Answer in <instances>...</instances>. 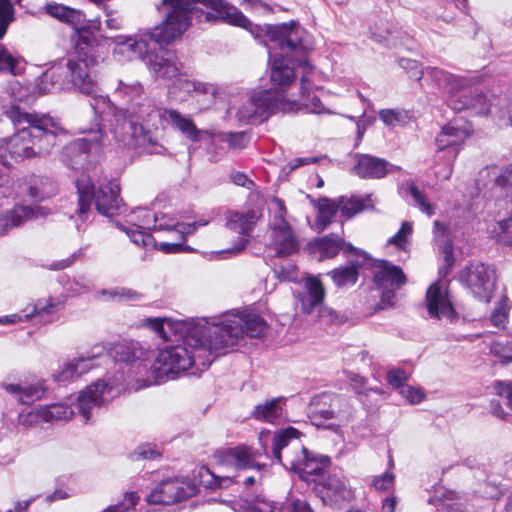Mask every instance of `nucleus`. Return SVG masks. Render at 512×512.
<instances>
[{
  "label": "nucleus",
  "mask_w": 512,
  "mask_h": 512,
  "mask_svg": "<svg viewBox=\"0 0 512 512\" xmlns=\"http://www.w3.org/2000/svg\"><path fill=\"white\" fill-rule=\"evenodd\" d=\"M394 483V474L390 471H386L380 476H376L373 480V486L377 490H388Z\"/></svg>",
  "instance_id": "338daca9"
},
{
  "label": "nucleus",
  "mask_w": 512,
  "mask_h": 512,
  "mask_svg": "<svg viewBox=\"0 0 512 512\" xmlns=\"http://www.w3.org/2000/svg\"><path fill=\"white\" fill-rule=\"evenodd\" d=\"M156 10L162 21L152 28L139 29L134 37H119L121 50L127 48L141 55L147 51L149 41L159 46L170 45L189 29L193 18L199 23L221 22L241 27L255 38L269 37L281 47L300 45L301 30L287 24H254L227 0H161Z\"/></svg>",
  "instance_id": "f257e3e1"
},
{
  "label": "nucleus",
  "mask_w": 512,
  "mask_h": 512,
  "mask_svg": "<svg viewBox=\"0 0 512 512\" xmlns=\"http://www.w3.org/2000/svg\"><path fill=\"white\" fill-rule=\"evenodd\" d=\"M246 512H313V510L306 501L297 499L283 504H266L263 507L250 506Z\"/></svg>",
  "instance_id": "58836bf2"
},
{
  "label": "nucleus",
  "mask_w": 512,
  "mask_h": 512,
  "mask_svg": "<svg viewBox=\"0 0 512 512\" xmlns=\"http://www.w3.org/2000/svg\"><path fill=\"white\" fill-rule=\"evenodd\" d=\"M336 417H337V413L332 408V405H330L329 408H327V409L314 408L310 414V420L313 425L327 429V430H331V431H336L337 428L339 427V425H337L333 422L327 423V421L336 419Z\"/></svg>",
  "instance_id": "37998d69"
},
{
  "label": "nucleus",
  "mask_w": 512,
  "mask_h": 512,
  "mask_svg": "<svg viewBox=\"0 0 512 512\" xmlns=\"http://www.w3.org/2000/svg\"><path fill=\"white\" fill-rule=\"evenodd\" d=\"M73 409L64 403H55L42 407L38 411L39 417L45 422L54 420H68L73 415Z\"/></svg>",
  "instance_id": "a19ab883"
},
{
  "label": "nucleus",
  "mask_w": 512,
  "mask_h": 512,
  "mask_svg": "<svg viewBox=\"0 0 512 512\" xmlns=\"http://www.w3.org/2000/svg\"><path fill=\"white\" fill-rule=\"evenodd\" d=\"M427 310L431 317L446 318L450 322L458 319V313L453 307L451 295L443 289L440 283L434 282L426 292Z\"/></svg>",
  "instance_id": "a211bd4d"
},
{
  "label": "nucleus",
  "mask_w": 512,
  "mask_h": 512,
  "mask_svg": "<svg viewBox=\"0 0 512 512\" xmlns=\"http://www.w3.org/2000/svg\"><path fill=\"white\" fill-rule=\"evenodd\" d=\"M433 233L435 240L439 242L441 246L445 243H451L448 237L449 231L447 226L438 220H435L433 223Z\"/></svg>",
  "instance_id": "0e129e2a"
},
{
  "label": "nucleus",
  "mask_w": 512,
  "mask_h": 512,
  "mask_svg": "<svg viewBox=\"0 0 512 512\" xmlns=\"http://www.w3.org/2000/svg\"><path fill=\"white\" fill-rule=\"evenodd\" d=\"M137 459H156L161 456L160 452L152 444L140 445L134 452Z\"/></svg>",
  "instance_id": "680f3d73"
},
{
  "label": "nucleus",
  "mask_w": 512,
  "mask_h": 512,
  "mask_svg": "<svg viewBox=\"0 0 512 512\" xmlns=\"http://www.w3.org/2000/svg\"><path fill=\"white\" fill-rule=\"evenodd\" d=\"M466 138V133L463 129L452 126L451 124L445 125L441 132L437 135L435 144L439 151L451 149L453 156L456 157L459 152V145Z\"/></svg>",
  "instance_id": "7c9ffc66"
},
{
  "label": "nucleus",
  "mask_w": 512,
  "mask_h": 512,
  "mask_svg": "<svg viewBox=\"0 0 512 512\" xmlns=\"http://www.w3.org/2000/svg\"><path fill=\"white\" fill-rule=\"evenodd\" d=\"M271 245L275 249L274 257L290 256L299 251L300 245L287 220L271 226Z\"/></svg>",
  "instance_id": "aec40b11"
},
{
  "label": "nucleus",
  "mask_w": 512,
  "mask_h": 512,
  "mask_svg": "<svg viewBox=\"0 0 512 512\" xmlns=\"http://www.w3.org/2000/svg\"><path fill=\"white\" fill-rule=\"evenodd\" d=\"M83 133H87V130H83ZM102 140L103 132L100 127L96 130L91 129L87 137L75 139L64 146L61 152L62 162L74 170L82 168L92 147L100 145Z\"/></svg>",
  "instance_id": "2eb2a0df"
},
{
  "label": "nucleus",
  "mask_w": 512,
  "mask_h": 512,
  "mask_svg": "<svg viewBox=\"0 0 512 512\" xmlns=\"http://www.w3.org/2000/svg\"><path fill=\"white\" fill-rule=\"evenodd\" d=\"M56 183L45 176L31 175L27 179V194L32 201L41 202L55 195Z\"/></svg>",
  "instance_id": "c756f323"
},
{
  "label": "nucleus",
  "mask_w": 512,
  "mask_h": 512,
  "mask_svg": "<svg viewBox=\"0 0 512 512\" xmlns=\"http://www.w3.org/2000/svg\"><path fill=\"white\" fill-rule=\"evenodd\" d=\"M138 217H141V214L138 213ZM143 219H141V224L134 225L135 228H126L124 226H120V229L123 230L130 240L138 246L147 247L151 245L154 241V238L150 232L143 231L145 228H142ZM149 230L148 228H146Z\"/></svg>",
  "instance_id": "a18cd8bd"
},
{
  "label": "nucleus",
  "mask_w": 512,
  "mask_h": 512,
  "mask_svg": "<svg viewBox=\"0 0 512 512\" xmlns=\"http://www.w3.org/2000/svg\"><path fill=\"white\" fill-rule=\"evenodd\" d=\"M151 322L153 329L161 337L168 338V327L183 338L182 343L168 345L159 350L155 361L158 366L155 369L160 375H175L193 368L202 372L221 355L210 347L213 336L209 333L208 321L205 318H191L174 323L168 319H153Z\"/></svg>",
  "instance_id": "7ed1b4c3"
},
{
  "label": "nucleus",
  "mask_w": 512,
  "mask_h": 512,
  "mask_svg": "<svg viewBox=\"0 0 512 512\" xmlns=\"http://www.w3.org/2000/svg\"><path fill=\"white\" fill-rule=\"evenodd\" d=\"M39 207L18 205L7 211L0 218V233L6 234L9 229L21 226L25 221L36 217Z\"/></svg>",
  "instance_id": "cd10ccee"
},
{
  "label": "nucleus",
  "mask_w": 512,
  "mask_h": 512,
  "mask_svg": "<svg viewBox=\"0 0 512 512\" xmlns=\"http://www.w3.org/2000/svg\"><path fill=\"white\" fill-rule=\"evenodd\" d=\"M160 251L165 254H179L184 252H193L194 249L184 244V241L178 240L177 242H160L157 244Z\"/></svg>",
  "instance_id": "864d4df0"
},
{
  "label": "nucleus",
  "mask_w": 512,
  "mask_h": 512,
  "mask_svg": "<svg viewBox=\"0 0 512 512\" xmlns=\"http://www.w3.org/2000/svg\"><path fill=\"white\" fill-rule=\"evenodd\" d=\"M3 115L14 126L16 132L10 137L7 147L15 159H27L47 155L57 145L58 121L48 114L29 113L17 103L3 106Z\"/></svg>",
  "instance_id": "20e7f679"
},
{
  "label": "nucleus",
  "mask_w": 512,
  "mask_h": 512,
  "mask_svg": "<svg viewBox=\"0 0 512 512\" xmlns=\"http://www.w3.org/2000/svg\"><path fill=\"white\" fill-rule=\"evenodd\" d=\"M15 20V9L11 0H0V40L5 36L9 25Z\"/></svg>",
  "instance_id": "49530a36"
},
{
  "label": "nucleus",
  "mask_w": 512,
  "mask_h": 512,
  "mask_svg": "<svg viewBox=\"0 0 512 512\" xmlns=\"http://www.w3.org/2000/svg\"><path fill=\"white\" fill-rule=\"evenodd\" d=\"M400 66L407 72L408 76L417 81L425 77V72L417 60L401 59Z\"/></svg>",
  "instance_id": "603ef678"
},
{
  "label": "nucleus",
  "mask_w": 512,
  "mask_h": 512,
  "mask_svg": "<svg viewBox=\"0 0 512 512\" xmlns=\"http://www.w3.org/2000/svg\"><path fill=\"white\" fill-rule=\"evenodd\" d=\"M261 217L262 213L255 208L232 211L227 218V227L243 236H249Z\"/></svg>",
  "instance_id": "b1692460"
},
{
  "label": "nucleus",
  "mask_w": 512,
  "mask_h": 512,
  "mask_svg": "<svg viewBox=\"0 0 512 512\" xmlns=\"http://www.w3.org/2000/svg\"><path fill=\"white\" fill-rule=\"evenodd\" d=\"M299 436L300 432L294 427L274 433L271 436V456L301 480L314 484L329 471L331 459L304 447Z\"/></svg>",
  "instance_id": "39448f33"
},
{
  "label": "nucleus",
  "mask_w": 512,
  "mask_h": 512,
  "mask_svg": "<svg viewBox=\"0 0 512 512\" xmlns=\"http://www.w3.org/2000/svg\"><path fill=\"white\" fill-rule=\"evenodd\" d=\"M198 492L195 484L182 481L178 478H169L161 481L147 495L146 501L149 504L170 505L184 501Z\"/></svg>",
  "instance_id": "4468645a"
},
{
  "label": "nucleus",
  "mask_w": 512,
  "mask_h": 512,
  "mask_svg": "<svg viewBox=\"0 0 512 512\" xmlns=\"http://www.w3.org/2000/svg\"><path fill=\"white\" fill-rule=\"evenodd\" d=\"M490 353L498 358L503 365L512 362V343L509 341H493L490 344Z\"/></svg>",
  "instance_id": "de8ad7c7"
},
{
  "label": "nucleus",
  "mask_w": 512,
  "mask_h": 512,
  "mask_svg": "<svg viewBox=\"0 0 512 512\" xmlns=\"http://www.w3.org/2000/svg\"><path fill=\"white\" fill-rule=\"evenodd\" d=\"M100 45L93 34L92 30L81 29L79 38L75 40L74 49L75 56L67 60V75L69 77V85L78 90L82 94L95 96L98 92V82L93 72L94 66L97 64Z\"/></svg>",
  "instance_id": "423d86ee"
},
{
  "label": "nucleus",
  "mask_w": 512,
  "mask_h": 512,
  "mask_svg": "<svg viewBox=\"0 0 512 512\" xmlns=\"http://www.w3.org/2000/svg\"><path fill=\"white\" fill-rule=\"evenodd\" d=\"M66 297H50L48 300H38L26 317L38 319L39 323H48L52 321L54 314L65 307Z\"/></svg>",
  "instance_id": "c85d7f7f"
},
{
  "label": "nucleus",
  "mask_w": 512,
  "mask_h": 512,
  "mask_svg": "<svg viewBox=\"0 0 512 512\" xmlns=\"http://www.w3.org/2000/svg\"><path fill=\"white\" fill-rule=\"evenodd\" d=\"M496 184L506 190L507 193L512 192V164L496 180Z\"/></svg>",
  "instance_id": "774afa93"
},
{
  "label": "nucleus",
  "mask_w": 512,
  "mask_h": 512,
  "mask_svg": "<svg viewBox=\"0 0 512 512\" xmlns=\"http://www.w3.org/2000/svg\"><path fill=\"white\" fill-rule=\"evenodd\" d=\"M313 492L324 504L338 505L352 498V491L347 486L341 473L329 472L313 484Z\"/></svg>",
  "instance_id": "dca6fc26"
},
{
  "label": "nucleus",
  "mask_w": 512,
  "mask_h": 512,
  "mask_svg": "<svg viewBox=\"0 0 512 512\" xmlns=\"http://www.w3.org/2000/svg\"><path fill=\"white\" fill-rule=\"evenodd\" d=\"M45 392L41 384H34L27 387H22L20 402L22 404H31L35 400L40 399Z\"/></svg>",
  "instance_id": "3c124183"
},
{
  "label": "nucleus",
  "mask_w": 512,
  "mask_h": 512,
  "mask_svg": "<svg viewBox=\"0 0 512 512\" xmlns=\"http://www.w3.org/2000/svg\"><path fill=\"white\" fill-rule=\"evenodd\" d=\"M319 316L322 320L330 324H342L347 321V317L344 314L326 306L321 308Z\"/></svg>",
  "instance_id": "4d7b16f0"
},
{
  "label": "nucleus",
  "mask_w": 512,
  "mask_h": 512,
  "mask_svg": "<svg viewBox=\"0 0 512 512\" xmlns=\"http://www.w3.org/2000/svg\"><path fill=\"white\" fill-rule=\"evenodd\" d=\"M354 159L352 172L361 179H383L395 171H402L400 166L375 155L356 153Z\"/></svg>",
  "instance_id": "f3484780"
},
{
  "label": "nucleus",
  "mask_w": 512,
  "mask_h": 512,
  "mask_svg": "<svg viewBox=\"0 0 512 512\" xmlns=\"http://www.w3.org/2000/svg\"><path fill=\"white\" fill-rule=\"evenodd\" d=\"M274 273L277 278L284 281H290L295 278L296 267L290 262H287L285 264H279L274 267Z\"/></svg>",
  "instance_id": "bf43d9fd"
},
{
  "label": "nucleus",
  "mask_w": 512,
  "mask_h": 512,
  "mask_svg": "<svg viewBox=\"0 0 512 512\" xmlns=\"http://www.w3.org/2000/svg\"><path fill=\"white\" fill-rule=\"evenodd\" d=\"M108 293L112 297H118L119 299L128 301H136L142 298V295L139 292L128 288H117L113 291H109Z\"/></svg>",
  "instance_id": "69168bd1"
},
{
  "label": "nucleus",
  "mask_w": 512,
  "mask_h": 512,
  "mask_svg": "<svg viewBox=\"0 0 512 512\" xmlns=\"http://www.w3.org/2000/svg\"><path fill=\"white\" fill-rule=\"evenodd\" d=\"M104 389V384L96 383L80 392L75 407L83 417L85 423L90 421L92 410L94 408H100L103 402Z\"/></svg>",
  "instance_id": "5701e85b"
},
{
  "label": "nucleus",
  "mask_w": 512,
  "mask_h": 512,
  "mask_svg": "<svg viewBox=\"0 0 512 512\" xmlns=\"http://www.w3.org/2000/svg\"><path fill=\"white\" fill-rule=\"evenodd\" d=\"M270 434H260L259 441L262 450L254 449L246 445L236 447H227L217 450L214 454L216 461L221 465L231 466L237 470L256 469L258 471L267 467L265 463H260L258 459L262 456H269L266 443Z\"/></svg>",
  "instance_id": "f8f14e48"
},
{
  "label": "nucleus",
  "mask_w": 512,
  "mask_h": 512,
  "mask_svg": "<svg viewBox=\"0 0 512 512\" xmlns=\"http://www.w3.org/2000/svg\"><path fill=\"white\" fill-rule=\"evenodd\" d=\"M399 393L411 404H418L425 398L422 390L416 389L408 384L406 386H402L401 390H399Z\"/></svg>",
  "instance_id": "13d9d810"
},
{
  "label": "nucleus",
  "mask_w": 512,
  "mask_h": 512,
  "mask_svg": "<svg viewBox=\"0 0 512 512\" xmlns=\"http://www.w3.org/2000/svg\"><path fill=\"white\" fill-rule=\"evenodd\" d=\"M76 188L78 193L76 214L83 221L87 220L92 213V203L99 214L108 218L122 214L126 210L117 180H109L95 188L88 177L81 176L76 180Z\"/></svg>",
  "instance_id": "9d476101"
},
{
  "label": "nucleus",
  "mask_w": 512,
  "mask_h": 512,
  "mask_svg": "<svg viewBox=\"0 0 512 512\" xmlns=\"http://www.w3.org/2000/svg\"><path fill=\"white\" fill-rule=\"evenodd\" d=\"M93 357H80L66 363L60 370L54 375V380L57 382H67L74 378L80 377L82 374L88 372L91 369L89 361Z\"/></svg>",
  "instance_id": "72a5a7b5"
},
{
  "label": "nucleus",
  "mask_w": 512,
  "mask_h": 512,
  "mask_svg": "<svg viewBox=\"0 0 512 512\" xmlns=\"http://www.w3.org/2000/svg\"><path fill=\"white\" fill-rule=\"evenodd\" d=\"M336 205L338 207V211L341 213V216L346 219L354 217L356 214L362 212L366 208L364 199L359 197H351L350 199L340 197L336 202Z\"/></svg>",
  "instance_id": "c03bdc74"
},
{
  "label": "nucleus",
  "mask_w": 512,
  "mask_h": 512,
  "mask_svg": "<svg viewBox=\"0 0 512 512\" xmlns=\"http://www.w3.org/2000/svg\"><path fill=\"white\" fill-rule=\"evenodd\" d=\"M209 333L213 338L210 347L225 354V350L236 346L244 335L261 338L265 335L267 324L258 314L247 312H227L219 323L208 322Z\"/></svg>",
  "instance_id": "6e6552de"
},
{
  "label": "nucleus",
  "mask_w": 512,
  "mask_h": 512,
  "mask_svg": "<svg viewBox=\"0 0 512 512\" xmlns=\"http://www.w3.org/2000/svg\"><path fill=\"white\" fill-rule=\"evenodd\" d=\"M442 253L444 254L445 266L440 268L439 273L446 275L452 266L454 265V255L452 243H445L441 247Z\"/></svg>",
  "instance_id": "e2e57ef3"
},
{
  "label": "nucleus",
  "mask_w": 512,
  "mask_h": 512,
  "mask_svg": "<svg viewBox=\"0 0 512 512\" xmlns=\"http://www.w3.org/2000/svg\"><path fill=\"white\" fill-rule=\"evenodd\" d=\"M67 69L62 66H53L46 70L38 79L37 87L42 93H47L52 90L69 89V77Z\"/></svg>",
  "instance_id": "bb28decb"
},
{
  "label": "nucleus",
  "mask_w": 512,
  "mask_h": 512,
  "mask_svg": "<svg viewBox=\"0 0 512 512\" xmlns=\"http://www.w3.org/2000/svg\"><path fill=\"white\" fill-rule=\"evenodd\" d=\"M459 280L480 301L489 302L496 287V270L492 265L472 262L461 271Z\"/></svg>",
  "instance_id": "ddd939ff"
},
{
  "label": "nucleus",
  "mask_w": 512,
  "mask_h": 512,
  "mask_svg": "<svg viewBox=\"0 0 512 512\" xmlns=\"http://www.w3.org/2000/svg\"><path fill=\"white\" fill-rule=\"evenodd\" d=\"M496 240L503 245H512V216L498 223Z\"/></svg>",
  "instance_id": "8fccbe9b"
},
{
  "label": "nucleus",
  "mask_w": 512,
  "mask_h": 512,
  "mask_svg": "<svg viewBox=\"0 0 512 512\" xmlns=\"http://www.w3.org/2000/svg\"><path fill=\"white\" fill-rule=\"evenodd\" d=\"M344 237L342 234L329 233L323 237L313 239L309 246L320 254V260L335 258L343 248Z\"/></svg>",
  "instance_id": "a878e982"
},
{
  "label": "nucleus",
  "mask_w": 512,
  "mask_h": 512,
  "mask_svg": "<svg viewBox=\"0 0 512 512\" xmlns=\"http://www.w3.org/2000/svg\"><path fill=\"white\" fill-rule=\"evenodd\" d=\"M137 213L143 217L142 228H148L149 230H167L170 232H177L178 222H175L171 218H167L165 215L159 217L148 209H138Z\"/></svg>",
  "instance_id": "4c0bfd02"
},
{
  "label": "nucleus",
  "mask_w": 512,
  "mask_h": 512,
  "mask_svg": "<svg viewBox=\"0 0 512 512\" xmlns=\"http://www.w3.org/2000/svg\"><path fill=\"white\" fill-rule=\"evenodd\" d=\"M301 81V91L299 97V105L306 109L309 113L314 114H323L329 113V110L323 105L320 98L315 94V92L308 86L309 81L306 75H302L300 78Z\"/></svg>",
  "instance_id": "473e14b6"
},
{
  "label": "nucleus",
  "mask_w": 512,
  "mask_h": 512,
  "mask_svg": "<svg viewBox=\"0 0 512 512\" xmlns=\"http://www.w3.org/2000/svg\"><path fill=\"white\" fill-rule=\"evenodd\" d=\"M162 118L190 141L198 142L200 140L203 131L196 127L190 116L183 115L176 109L170 108L163 110Z\"/></svg>",
  "instance_id": "4be33fe9"
},
{
  "label": "nucleus",
  "mask_w": 512,
  "mask_h": 512,
  "mask_svg": "<svg viewBox=\"0 0 512 512\" xmlns=\"http://www.w3.org/2000/svg\"><path fill=\"white\" fill-rule=\"evenodd\" d=\"M386 380L388 384L393 386L394 388L401 390L402 386H406V381L408 380V375L405 370L397 368L388 371Z\"/></svg>",
  "instance_id": "5fc2aeb1"
},
{
  "label": "nucleus",
  "mask_w": 512,
  "mask_h": 512,
  "mask_svg": "<svg viewBox=\"0 0 512 512\" xmlns=\"http://www.w3.org/2000/svg\"><path fill=\"white\" fill-rule=\"evenodd\" d=\"M315 207L317 209L315 229L318 232H322L332 223L333 218L338 212V207L335 201L326 197L319 199Z\"/></svg>",
  "instance_id": "c9c22d12"
},
{
  "label": "nucleus",
  "mask_w": 512,
  "mask_h": 512,
  "mask_svg": "<svg viewBox=\"0 0 512 512\" xmlns=\"http://www.w3.org/2000/svg\"><path fill=\"white\" fill-rule=\"evenodd\" d=\"M374 268L373 282L378 288L392 287L399 289L407 283V277L400 266L384 259H371Z\"/></svg>",
  "instance_id": "6ab92c4d"
},
{
  "label": "nucleus",
  "mask_w": 512,
  "mask_h": 512,
  "mask_svg": "<svg viewBox=\"0 0 512 512\" xmlns=\"http://www.w3.org/2000/svg\"><path fill=\"white\" fill-rule=\"evenodd\" d=\"M207 224L206 221L204 222H193V223H179L177 226V237L176 239L181 241H186L187 235L193 234L198 226H205Z\"/></svg>",
  "instance_id": "052dcab7"
},
{
  "label": "nucleus",
  "mask_w": 512,
  "mask_h": 512,
  "mask_svg": "<svg viewBox=\"0 0 512 512\" xmlns=\"http://www.w3.org/2000/svg\"><path fill=\"white\" fill-rule=\"evenodd\" d=\"M17 65L18 60L9 53L3 44H0V73L8 72L17 75L19 73Z\"/></svg>",
  "instance_id": "09e8293b"
},
{
  "label": "nucleus",
  "mask_w": 512,
  "mask_h": 512,
  "mask_svg": "<svg viewBox=\"0 0 512 512\" xmlns=\"http://www.w3.org/2000/svg\"><path fill=\"white\" fill-rule=\"evenodd\" d=\"M399 190L403 195L409 194L413 198L415 205L426 215L432 216L435 213L434 205L427 200L425 194L418 188L414 181H404L399 187Z\"/></svg>",
  "instance_id": "ea45409f"
},
{
  "label": "nucleus",
  "mask_w": 512,
  "mask_h": 512,
  "mask_svg": "<svg viewBox=\"0 0 512 512\" xmlns=\"http://www.w3.org/2000/svg\"><path fill=\"white\" fill-rule=\"evenodd\" d=\"M287 102L278 89L255 91L250 98L238 109L240 121L247 124L261 123L278 111H285Z\"/></svg>",
  "instance_id": "9b49d317"
},
{
  "label": "nucleus",
  "mask_w": 512,
  "mask_h": 512,
  "mask_svg": "<svg viewBox=\"0 0 512 512\" xmlns=\"http://www.w3.org/2000/svg\"><path fill=\"white\" fill-rule=\"evenodd\" d=\"M293 29L301 30L300 33V45H294L295 47H289L280 44L277 41L271 40L269 37H265L267 41L272 43L274 47L281 50V54H272L270 51L271 47L265 41V45L269 49V62H270V81L272 86L275 88L289 87L296 80V74L293 66L290 63L297 65L303 69V75H308L313 69V66L308 60L309 52L311 48L305 40L306 31L300 27L296 21L286 23Z\"/></svg>",
  "instance_id": "1a4fd4ad"
},
{
  "label": "nucleus",
  "mask_w": 512,
  "mask_h": 512,
  "mask_svg": "<svg viewBox=\"0 0 512 512\" xmlns=\"http://www.w3.org/2000/svg\"><path fill=\"white\" fill-rule=\"evenodd\" d=\"M119 37H126L125 35H118L112 38L115 44L114 52L117 54H127L129 58H140L144 60L149 70L158 78L174 80L173 87L185 93H192L195 90L197 80L189 79L191 75L190 69L186 68L183 63L177 60L176 54L173 50L159 48L152 52L151 44H156L154 41L148 42V49L143 54L128 50L127 48L120 49L122 45L119 43Z\"/></svg>",
  "instance_id": "0eeeda50"
},
{
  "label": "nucleus",
  "mask_w": 512,
  "mask_h": 512,
  "mask_svg": "<svg viewBox=\"0 0 512 512\" xmlns=\"http://www.w3.org/2000/svg\"><path fill=\"white\" fill-rule=\"evenodd\" d=\"M111 354L116 362H132L144 356L142 348L136 341L116 343L111 349Z\"/></svg>",
  "instance_id": "e433bc0d"
},
{
  "label": "nucleus",
  "mask_w": 512,
  "mask_h": 512,
  "mask_svg": "<svg viewBox=\"0 0 512 512\" xmlns=\"http://www.w3.org/2000/svg\"><path fill=\"white\" fill-rule=\"evenodd\" d=\"M114 95L124 101V107H116L108 97L101 95L93 99L91 107L96 115L105 117L112 114L114 123L110 131L115 141L124 147L141 148L150 155L168 154L154 133L143 126L156 117L162 118V113L144 96L142 85L139 82L126 84L120 80Z\"/></svg>",
  "instance_id": "f03ea898"
},
{
  "label": "nucleus",
  "mask_w": 512,
  "mask_h": 512,
  "mask_svg": "<svg viewBox=\"0 0 512 512\" xmlns=\"http://www.w3.org/2000/svg\"><path fill=\"white\" fill-rule=\"evenodd\" d=\"M424 78L430 80L439 89L452 90L456 87L457 80L454 75L437 67H428Z\"/></svg>",
  "instance_id": "79ce46f5"
},
{
  "label": "nucleus",
  "mask_w": 512,
  "mask_h": 512,
  "mask_svg": "<svg viewBox=\"0 0 512 512\" xmlns=\"http://www.w3.org/2000/svg\"><path fill=\"white\" fill-rule=\"evenodd\" d=\"M306 291L299 296L301 309L305 314H310L313 309L321 304L325 297V289L319 278L311 276L305 281Z\"/></svg>",
  "instance_id": "393cba45"
},
{
  "label": "nucleus",
  "mask_w": 512,
  "mask_h": 512,
  "mask_svg": "<svg viewBox=\"0 0 512 512\" xmlns=\"http://www.w3.org/2000/svg\"><path fill=\"white\" fill-rule=\"evenodd\" d=\"M360 264L352 262L350 264L339 266L327 273L338 288L353 286L359 278Z\"/></svg>",
  "instance_id": "f704fd0d"
},
{
  "label": "nucleus",
  "mask_w": 512,
  "mask_h": 512,
  "mask_svg": "<svg viewBox=\"0 0 512 512\" xmlns=\"http://www.w3.org/2000/svg\"><path fill=\"white\" fill-rule=\"evenodd\" d=\"M47 14L59 21L69 24L75 30L74 41L79 38L81 29L91 30V26H84L85 15L80 11L63 4L50 3L45 6Z\"/></svg>",
  "instance_id": "412c9836"
},
{
  "label": "nucleus",
  "mask_w": 512,
  "mask_h": 512,
  "mask_svg": "<svg viewBox=\"0 0 512 512\" xmlns=\"http://www.w3.org/2000/svg\"><path fill=\"white\" fill-rule=\"evenodd\" d=\"M284 401V398L278 397L257 404L251 412V417L258 421L274 423L282 415Z\"/></svg>",
  "instance_id": "2f4dec72"
},
{
  "label": "nucleus",
  "mask_w": 512,
  "mask_h": 512,
  "mask_svg": "<svg viewBox=\"0 0 512 512\" xmlns=\"http://www.w3.org/2000/svg\"><path fill=\"white\" fill-rule=\"evenodd\" d=\"M412 231V224L410 222H403L398 232L389 239L388 243L393 244L398 248H402Z\"/></svg>",
  "instance_id": "6e6d98bb"
}]
</instances>
